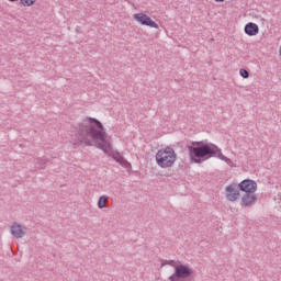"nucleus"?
<instances>
[{
  "instance_id": "nucleus-1",
  "label": "nucleus",
  "mask_w": 281,
  "mask_h": 281,
  "mask_svg": "<svg viewBox=\"0 0 281 281\" xmlns=\"http://www.w3.org/2000/svg\"><path fill=\"white\" fill-rule=\"evenodd\" d=\"M72 146H97L103 150L105 155L111 153V142L106 139V131L104 125L93 117H86L81 123L72 127L71 131Z\"/></svg>"
},
{
  "instance_id": "nucleus-2",
  "label": "nucleus",
  "mask_w": 281,
  "mask_h": 281,
  "mask_svg": "<svg viewBox=\"0 0 281 281\" xmlns=\"http://www.w3.org/2000/svg\"><path fill=\"white\" fill-rule=\"evenodd\" d=\"M187 148L191 164L201 165L204 164V161H207V159L216 157L217 159H221V161H225V164H227V166H229L231 168H234L236 166L234 165V161H232V159L223 155V150L218 148V146L214 145L211 142H191V145H187Z\"/></svg>"
},
{
  "instance_id": "nucleus-3",
  "label": "nucleus",
  "mask_w": 281,
  "mask_h": 281,
  "mask_svg": "<svg viewBox=\"0 0 281 281\" xmlns=\"http://www.w3.org/2000/svg\"><path fill=\"white\" fill-rule=\"evenodd\" d=\"M175 161H177V153L172 147H165L156 154V164L160 168H172Z\"/></svg>"
},
{
  "instance_id": "nucleus-4",
  "label": "nucleus",
  "mask_w": 281,
  "mask_h": 281,
  "mask_svg": "<svg viewBox=\"0 0 281 281\" xmlns=\"http://www.w3.org/2000/svg\"><path fill=\"white\" fill-rule=\"evenodd\" d=\"M194 273V270L188 265H178L175 273L168 278L169 281H183L190 278Z\"/></svg>"
},
{
  "instance_id": "nucleus-5",
  "label": "nucleus",
  "mask_w": 281,
  "mask_h": 281,
  "mask_svg": "<svg viewBox=\"0 0 281 281\" xmlns=\"http://www.w3.org/2000/svg\"><path fill=\"white\" fill-rule=\"evenodd\" d=\"M133 19L134 21H137V23H140V25H147V27L159 30V24L153 21V19H150L146 13H135Z\"/></svg>"
},
{
  "instance_id": "nucleus-6",
  "label": "nucleus",
  "mask_w": 281,
  "mask_h": 281,
  "mask_svg": "<svg viewBox=\"0 0 281 281\" xmlns=\"http://www.w3.org/2000/svg\"><path fill=\"white\" fill-rule=\"evenodd\" d=\"M225 194L227 201H231L232 203L236 202L237 199L240 198V188L236 183H232L226 187Z\"/></svg>"
},
{
  "instance_id": "nucleus-7",
  "label": "nucleus",
  "mask_w": 281,
  "mask_h": 281,
  "mask_svg": "<svg viewBox=\"0 0 281 281\" xmlns=\"http://www.w3.org/2000/svg\"><path fill=\"white\" fill-rule=\"evenodd\" d=\"M10 232L13 238H25L27 236V227L18 222H13Z\"/></svg>"
},
{
  "instance_id": "nucleus-8",
  "label": "nucleus",
  "mask_w": 281,
  "mask_h": 281,
  "mask_svg": "<svg viewBox=\"0 0 281 281\" xmlns=\"http://www.w3.org/2000/svg\"><path fill=\"white\" fill-rule=\"evenodd\" d=\"M238 187H239V190H241V192H246V194L255 193L258 190V183L249 179L241 181L238 184Z\"/></svg>"
},
{
  "instance_id": "nucleus-9",
  "label": "nucleus",
  "mask_w": 281,
  "mask_h": 281,
  "mask_svg": "<svg viewBox=\"0 0 281 281\" xmlns=\"http://www.w3.org/2000/svg\"><path fill=\"white\" fill-rule=\"evenodd\" d=\"M256 201H258V196L255 193H245L241 198L240 205L241 207H251V205H256Z\"/></svg>"
},
{
  "instance_id": "nucleus-10",
  "label": "nucleus",
  "mask_w": 281,
  "mask_h": 281,
  "mask_svg": "<svg viewBox=\"0 0 281 281\" xmlns=\"http://www.w3.org/2000/svg\"><path fill=\"white\" fill-rule=\"evenodd\" d=\"M111 157L112 159H114V161H116V164H120V166H122L123 168H132L131 162H128V160H126V158H124V156H122V154H120L119 151H112Z\"/></svg>"
},
{
  "instance_id": "nucleus-11",
  "label": "nucleus",
  "mask_w": 281,
  "mask_h": 281,
  "mask_svg": "<svg viewBox=\"0 0 281 281\" xmlns=\"http://www.w3.org/2000/svg\"><path fill=\"white\" fill-rule=\"evenodd\" d=\"M244 32L248 36H257V34L260 32V27H258V24L250 22L245 25Z\"/></svg>"
},
{
  "instance_id": "nucleus-12",
  "label": "nucleus",
  "mask_w": 281,
  "mask_h": 281,
  "mask_svg": "<svg viewBox=\"0 0 281 281\" xmlns=\"http://www.w3.org/2000/svg\"><path fill=\"white\" fill-rule=\"evenodd\" d=\"M106 203H109V196L106 195L100 196L98 201L99 210H104V207H106Z\"/></svg>"
},
{
  "instance_id": "nucleus-13",
  "label": "nucleus",
  "mask_w": 281,
  "mask_h": 281,
  "mask_svg": "<svg viewBox=\"0 0 281 281\" xmlns=\"http://www.w3.org/2000/svg\"><path fill=\"white\" fill-rule=\"evenodd\" d=\"M179 261H175V260H162L161 262V267H166V265H169V267H173V269L176 270L177 267H179Z\"/></svg>"
},
{
  "instance_id": "nucleus-14",
  "label": "nucleus",
  "mask_w": 281,
  "mask_h": 281,
  "mask_svg": "<svg viewBox=\"0 0 281 281\" xmlns=\"http://www.w3.org/2000/svg\"><path fill=\"white\" fill-rule=\"evenodd\" d=\"M47 161H49L47 158H37L35 164H37V166H40V168L43 170Z\"/></svg>"
},
{
  "instance_id": "nucleus-15",
  "label": "nucleus",
  "mask_w": 281,
  "mask_h": 281,
  "mask_svg": "<svg viewBox=\"0 0 281 281\" xmlns=\"http://www.w3.org/2000/svg\"><path fill=\"white\" fill-rule=\"evenodd\" d=\"M22 5L30 8L36 3V0H20Z\"/></svg>"
},
{
  "instance_id": "nucleus-16",
  "label": "nucleus",
  "mask_w": 281,
  "mask_h": 281,
  "mask_svg": "<svg viewBox=\"0 0 281 281\" xmlns=\"http://www.w3.org/2000/svg\"><path fill=\"white\" fill-rule=\"evenodd\" d=\"M239 76H241V78H249V71L245 68H241L239 70Z\"/></svg>"
},
{
  "instance_id": "nucleus-17",
  "label": "nucleus",
  "mask_w": 281,
  "mask_h": 281,
  "mask_svg": "<svg viewBox=\"0 0 281 281\" xmlns=\"http://www.w3.org/2000/svg\"><path fill=\"white\" fill-rule=\"evenodd\" d=\"M216 3H223L225 0H214Z\"/></svg>"
}]
</instances>
